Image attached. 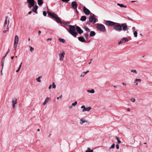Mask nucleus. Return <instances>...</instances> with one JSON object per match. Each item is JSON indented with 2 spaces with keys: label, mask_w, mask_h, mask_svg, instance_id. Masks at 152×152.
Here are the masks:
<instances>
[{
  "label": "nucleus",
  "mask_w": 152,
  "mask_h": 152,
  "mask_svg": "<svg viewBox=\"0 0 152 152\" xmlns=\"http://www.w3.org/2000/svg\"><path fill=\"white\" fill-rule=\"evenodd\" d=\"M68 26L69 29L67 30L72 35L75 37H76L77 33L75 32V28L74 26L69 25Z\"/></svg>",
  "instance_id": "1"
},
{
  "label": "nucleus",
  "mask_w": 152,
  "mask_h": 152,
  "mask_svg": "<svg viewBox=\"0 0 152 152\" xmlns=\"http://www.w3.org/2000/svg\"><path fill=\"white\" fill-rule=\"evenodd\" d=\"M97 28L100 31L104 32L106 30L104 26L101 24H97Z\"/></svg>",
  "instance_id": "2"
},
{
  "label": "nucleus",
  "mask_w": 152,
  "mask_h": 152,
  "mask_svg": "<svg viewBox=\"0 0 152 152\" xmlns=\"http://www.w3.org/2000/svg\"><path fill=\"white\" fill-rule=\"evenodd\" d=\"M65 54V53L64 51L62 50L60 52V53L58 54V56L59 60L60 61H62L63 60Z\"/></svg>",
  "instance_id": "3"
},
{
  "label": "nucleus",
  "mask_w": 152,
  "mask_h": 152,
  "mask_svg": "<svg viewBox=\"0 0 152 152\" xmlns=\"http://www.w3.org/2000/svg\"><path fill=\"white\" fill-rule=\"evenodd\" d=\"M96 19L92 16H91L89 17V22L87 23V24H90V23H92V24L95 23L96 22Z\"/></svg>",
  "instance_id": "4"
},
{
  "label": "nucleus",
  "mask_w": 152,
  "mask_h": 152,
  "mask_svg": "<svg viewBox=\"0 0 152 152\" xmlns=\"http://www.w3.org/2000/svg\"><path fill=\"white\" fill-rule=\"evenodd\" d=\"M81 109H83L82 110V112H83L87 111L89 112L91 109V107H86L84 105H82L81 107Z\"/></svg>",
  "instance_id": "5"
},
{
  "label": "nucleus",
  "mask_w": 152,
  "mask_h": 152,
  "mask_svg": "<svg viewBox=\"0 0 152 152\" xmlns=\"http://www.w3.org/2000/svg\"><path fill=\"white\" fill-rule=\"evenodd\" d=\"M7 23V30H8L9 29L8 27L10 23L9 18H8V16H6L5 17V20L4 22V27L5 26Z\"/></svg>",
  "instance_id": "6"
},
{
  "label": "nucleus",
  "mask_w": 152,
  "mask_h": 152,
  "mask_svg": "<svg viewBox=\"0 0 152 152\" xmlns=\"http://www.w3.org/2000/svg\"><path fill=\"white\" fill-rule=\"evenodd\" d=\"M114 28L117 31H120L122 30V27L121 25L117 24L115 25L114 27Z\"/></svg>",
  "instance_id": "7"
},
{
  "label": "nucleus",
  "mask_w": 152,
  "mask_h": 152,
  "mask_svg": "<svg viewBox=\"0 0 152 152\" xmlns=\"http://www.w3.org/2000/svg\"><path fill=\"white\" fill-rule=\"evenodd\" d=\"M17 99L16 98H13L12 99V106L13 109H14L15 104L17 103Z\"/></svg>",
  "instance_id": "8"
},
{
  "label": "nucleus",
  "mask_w": 152,
  "mask_h": 152,
  "mask_svg": "<svg viewBox=\"0 0 152 152\" xmlns=\"http://www.w3.org/2000/svg\"><path fill=\"white\" fill-rule=\"evenodd\" d=\"M122 28L123 30L124 31H127L128 29V28L126 25L125 23H122L121 24Z\"/></svg>",
  "instance_id": "9"
},
{
  "label": "nucleus",
  "mask_w": 152,
  "mask_h": 152,
  "mask_svg": "<svg viewBox=\"0 0 152 152\" xmlns=\"http://www.w3.org/2000/svg\"><path fill=\"white\" fill-rule=\"evenodd\" d=\"M129 40L127 38L123 37L118 42V44L120 45L122 43H125L126 42H128Z\"/></svg>",
  "instance_id": "10"
},
{
  "label": "nucleus",
  "mask_w": 152,
  "mask_h": 152,
  "mask_svg": "<svg viewBox=\"0 0 152 152\" xmlns=\"http://www.w3.org/2000/svg\"><path fill=\"white\" fill-rule=\"evenodd\" d=\"M83 12L86 15H88L90 14V11L85 7H83Z\"/></svg>",
  "instance_id": "11"
},
{
  "label": "nucleus",
  "mask_w": 152,
  "mask_h": 152,
  "mask_svg": "<svg viewBox=\"0 0 152 152\" xmlns=\"http://www.w3.org/2000/svg\"><path fill=\"white\" fill-rule=\"evenodd\" d=\"M71 5L73 9H77V4L76 1L72 2L71 3Z\"/></svg>",
  "instance_id": "12"
},
{
  "label": "nucleus",
  "mask_w": 152,
  "mask_h": 152,
  "mask_svg": "<svg viewBox=\"0 0 152 152\" xmlns=\"http://www.w3.org/2000/svg\"><path fill=\"white\" fill-rule=\"evenodd\" d=\"M19 42V38L18 35H15V37L14 45L15 46L16 44L17 45Z\"/></svg>",
  "instance_id": "13"
},
{
  "label": "nucleus",
  "mask_w": 152,
  "mask_h": 152,
  "mask_svg": "<svg viewBox=\"0 0 152 152\" xmlns=\"http://www.w3.org/2000/svg\"><path fill=\"white\" fill-rule=\"evenodd\" d=\"M76 29L77 32L79 34H82L83 32V31L78 26H76Z\"/></svg>",
  "instance_id": "14"
},
{
  "label": "nucleus",
  "mask_w": 152,
  "mask_h": 152,
  "mask_svg": "<svg viewBox=\"0 0 152 152\" xmlns=\"http://www.w3.org/2000/svg\"><path fill=\"white\" fill-rule=\"evenodd\" d=\"M115 23L111 21H107L106 22L107 25L109 26H113L115 25Z\"/></svg>",
  "instance_id": "15"
},
{
  "label": "nucleus",
  "mask_w": 152,
  "mask_h": 152,
  "mask_svg": "<svg viewBox=\"0 0 152 152\" xmlns=\"http://www.w3.org/2000/svg\"><path fill=\"white\" fill-rule=\"evenodd\" d=\"M27 1L31 6H34L35 4L34 0H27Z\"/></svg>",
  "instance_id": "16"
},
{
  "label": "nucleus",
  "mask_w": 152,
  "mask_h": 152,
  "mask_svg": "<svg viewBox=\"0 0 152 152\" xmlns=\"http://www.w3.org/2000/svg\"><path fill=\"white\" fill-rule=\"evenodd\" d=\"M55 20L58 23H59L61 24H62V21L60 19V18L59 17H57L56 18V19H55Z\"/></svg>",
  "instance_id": "17"
},
{
  "label": "nucleus",
  "mask_w": 152,
  "mask_h": 152,
  "mask_svg": "<svg viewBox=\"0 0 152 152\" xmlns=\"http://www.w3.org/2000/svg\"><path fill=\"white\" fill-rule=\"evenodd\" d=\"M85 122H87V121H86L85 119H84L83 118H81L80 119V124H82L83 123Z\"/></svg>",
  "instance_id": "18"
},
{
  "label": "nucleus",
  "mask_w": 152,
  "mask_h": 152,
  "mask_svg": "<svg viewBox=\"0 0 152 152\" xmlns=\"http://www.w3.org/2000/svg\"><path fill=\"white\" fill-rule=\"evenodd\" d=\"M38 7L37 5H35L33 8L32 11L34 12H35L37 14V9H38Z\"/></svg>",
  "instance_id": "19"
},
{
  "label": "nucleus",
  "mask_w": 152,
  "mask_h": 152,
  "mask_svg": "<svg viewBox=\"0 0 152 152\" xmlns=\"http://www.w3.org/2000/svg\"><path fill=\"white\" fill-rule=\"evenodd\" d=\"M50 98L49 97H47L44 102L43 103V105H45L47 103H48L50 100Z\"/></svg>",
  "instance_id": "20"
},
{
  "label": "nucleus",
  "mask_w": 152,
  "mask_h": 152,
  "mask_svg": "<svg viewBox=\"0 0 152 152\" xmlns=\"http://www.w3.org/2000/svg\"><path fill=\"white\" fill-rule=\"evenodd\" d=\"M56 85L55 84V83L54 82H53L52 83V85H50L48 87V88L49 89H51L52 87L53 88L55 89L56 88Z\"/></svg>",
  "instance_id": "21"
},
{
  "label": "nucleus",
  "mask_w": 152,
  "mask_h": 152,
  "mask_svg": "<svg viewBox=\"0 0 152 152\" xmlns=\"http://www.w3.org/2000/svg\"><path fill=\"white\" fill-rule=\"evenodd\" d=\"M89 71H87L86 72H83L80 75V77L82 78H83L85 75L87 73L89 72Z\"/></svg>",
  "instance_id": "22"
},
{
  "label": "nucleus",
  "mask_w": 152,
  "mask_h": 152,
  "mask_svg": "<svg viewBox=\"0 0 152 152\" xmlns=\"http://www.w3.org/2000/svg\"><path fill=\"white\" fill-rule=\"evenodd\" d=\"M79 40L82 42H86V40L83 37H79L78 38Z\"/></svg>",
  "instance_id": "23"
},
{
  "label": "nucleus",
  "mask_w": 152,
  "mask_h": 152,
  "mask_svg": "<svg viewBox=\"0 0 152 152\" xmlns=\"http://www.w3.org/2000/svg\"><path fill=\"white\" fill-rule=\"evenodd\" d=\"M77 104V101L75 102H74L72 104L71 106H70L69 107V108L70 109H72L73 107L75 106Z\"/></svg>",
  "instance_id": "24"
},
{
  "label": "nucleus",
  "mask_w": 152,
  "mask_h": 152,
  "mask_svg": "<svg viewBox=\"0 0 152 152\" xmlns=\"http://www.w3.org/2000/svg\"><path fill=\"white\" fill-rule=\"evenodd\" d=\"M141 79H136L134 80V83H135L136 85L137 86L138 84L137 82H141Z\"/></svg>",
  "instance_id": "25"
},
{
  "label": "nucleus",
  "mask_w": 152,
  "mask_h": 152,
  "mask_svg": "<svg viewBox=\"0 0 152 152\" xmlns=\"http://www.w3.org/2000/svg\"><path fill=\"white\" fill-rule=\"evenodd\" d=\"M117 5L121 7H123L125 8H126L127 7V6L126 5H124L122 4L118 3Z\"/></svg>",
  "instance_id": "26"
},
{
  "label": "nucleus",
  "mask_w": 152,
  "mask_h": 152,
  "mask_svg": "<svg viewBox=\"0 0 152 152\" xmlns=\"http://www.w3.org/2000/svg\"><path fill=\"white\" fill-rule=\"evenodd\" d=\"M86 19V17L85 16H83L81 17L80 20L83 21H85Z\"/></svg>",
  "instance_id": "27"
},
{
  "label": "nucleus",
  "mask_w": 152,
  "mask_h": 152,
  "mask_svg": "<svg viewBox=\"0 0 152 152\" xmlns=\"http://www.w3.org/2000/svg\"><path fill=\"white\" fill-rule=\"evenodd\" d=\"M96 33L94 31H91L90 34V37H92L95 35Z\"/></svg>",
  "instance_id": "28"
},
{
  "label": "nucleus",
  "mask_w": 152,
  "mask_h": 152,
  "mask_svg": "<svg viewBox=\"0 0 152 152\" xmlns=\"http://www.w3.org/2000/svg\"><path fill=\"white\" fill-rule=\"evenodd\" d=\"M87 92L89 93L94 94L95 92L94 90V89L91 90H87Z\"/></svg>",
  "instance_id": "29"
},
{
  "label": "nucleus",
  "mask_w": 152,
  "mask_h": 152,
  "mask_svg": "<svg viewBox=\"0 0 152 152\" xmlns=\"http://www.w3.org/2000/svg\"><path fill=\"white\" fill-rule=\"evenodd\" d=\"M43 4L42 0H38V4L39 5H41Z\"/></svg>",
  "instance_id": "30"
},
{
  "label": "nucleus",
  "mask_w": 152,
  "mask_h": 152,
  "mask_svg": "<svg viewBox=\"0 0 152 152\" xmlns=\"http://www.w3.org/2000/svg\"><path fill=\"white\" fill-rule=\"evenodd\" d=\"M137 30H136V31L134 32L133 34L134 35V36L135 37H137Z\"/></svg>",
  "instance_id": "31"
},
{
  "label": "nucleus",
  "mask_w": 152,
  "mask_h": 152,
  "mask_svg": "<svg viewBox=\"0 0 152 152\" xmlns=\"http://www.w3.org/2000/svg\"><path fill=\"white\" fill-rule=\"evenodd\" d=\"M115 147V144L113 143L110 148H109V150L113 149Z\"/></svg>",
  "instance_id": "32"
},
{
  "label": "nucleus",
  "mask_w": 152,
  "mask_h": 152,
  "mask_svg": "<svg viewBox=\"0 0 152 152\" xmlns=\"http://www.w3.org/2000/svg\"><path fill=\"white\" fill-rule=\"evenodd\" d=\"M93 150H91L90 148H88L86 150L85 152H93Z\"/></svg>",
  "instance_id": "33"
},
{
  "label": "nucleus",
  "mask_w": 152,
  "mask_h": 152,
  "mask_svg": "<svg viewBox=\"0 0 152 152\" xmlns=\"http://www.w3.org/2000/svg\"><path fill=\"white\" fill-rule=\"evenodd\" d=\"M116 139L118 141V144H120L121 143V141L120 140L119 138L118 137H116Z\"/></svg>",
  "instance_id": "34"
},
{
  "label": "nucleus",
  "mask_w": 152,
  "mask_h": 152,
  "mask_svg": "<svg viewBox=\"0 0 152 152\" xmlns=\"http://www.w3.org/2000/svg\"><path fill=\"white\" fill-rule=\"evenodd\" d=\"M59 40L61 42L64 43L65 42V40L63 39L59 38Z\"/></svg>",
  "instance_id": "35"
},
{
  "label": "nucleus",
  "mask_w": 152,
  "mask_h": 152,
  "mask_svg": "<svg viewBox=\"0 0 152 152\" xmlns=\"http://www.w3.org/2000/svg\"><path fill=\"white\" fill-rule=\"evenodd\" d=\"M84 28L87 32H90V29L89 28L85 27Z\"/></svg>",
  "instance_id": "36"
},
{
  "label": "nucleus",
  "mask_w": 152,
  "mask_h": 152,
  "mask_svg": "<svg viewBox=\"0 0 152 152\" xmlns=\"http://www.w3.org/2000/svg\"><path fill=\"white\" fill-rule=\"evenodd\" d=\"M41 77H39L37 78L36 80L38 82H41V80H40V78Z\"/></svg>",
  "instance_id": "37"
},
{
  "label": "nucleus",
  "mask_w": 152,
  "mask_h": 152,
  "mask_svg": "<svg viewBox=\"0 0 152 152\" xmlns=\"http://www.w3.org/2000/svg\"><path fill=\"white\" fill-rule=\"evenodd\" d=\"M29 48H30V51L31 52L33 51L34 50V48H33V47H31V46H29Z\"/></svg>",
  "instance_id": "38"
},
{
  "label": "nucleus",
  "mask_w": 152,
  "mask_h": 152,
  "mask_svg": "<svg viewBox=\"0 0 152 152\" xmlns=\"http://www.w3.org/2000/svg\"><path fill=\"white\" fill-rule=\"evenodd\" d=\"M131 72L135 73V74H137V71L136 70H132L131 71Z\"/></svg>",
  "instance_id": "39"
},
{
  "label": "nucleus",
  "mask_w": 152,
  "mask_h": 152,
  "mask_svg": "<svg viewBox=\"0 0 152 152\" xmlns=\"http://www.w3.org/2000/svg\"><path fill=\"white\" fill-rule=\"evenodd\" d=\"M130 101L132 102H134L135 101V99L133 98H132L131 99H130Z\"/></svg>",
  "instance_id": "40"
},
{
  "label": "nucleus",
  "mask_w": 152,
  "mask_h": 152,
  "mask_svg": "<svg viewBox=\"0 0 152 152\" xmlns=\"http://www.w3.org/2000/svg\"><path fill=\"white\" fill-rule=\"evenodd\" d=\"M84 36L86 38V39H87L88 38V35L86 34H84Z\"/></svg>",
  "instance_id": "41"
},
{
  "label": "nucleus",
  "mask_w": 152,
  "mask_h": 152,
  "mask_svg": "<svg viewBox=\"0 0 152 152\" xmlns=\"http://www.w3.org/2000/svg\"><path fill=\"white\" fill-rule=\"evenodd\" d=\"M51 17H52L53 18H55V19H56V17H57V16L56 15V14H52V16H51Z\"/></svg>",
  "instance_id": "42"
},
{
  "label": "nucleus",
  "mask_w": 152,
  "mask_h": 152,
  "mask_svg": "<svg viewBox=\"0 0 152 152\" xmlns=\"http://www.w3.org/2000/svg\"><path fill=\"white\" fill-rule=\"evenodd\" d=\"M137 29H136V28L135 27H133L132 28V30L133 32H134L135 31H136Z\"/></svg>",
  "instance_id": "43"
},
{
  "label": "nucleus",
  "mask_w": 152,
  "mask_h": 152,
  "mask_svg": "<svg viewBox=\"0 0 152 152\" xmlns=\"http://www.w3.org/2000/svg\"><path fill=\"white\" fill-rule=\"evenodd\" d=\"M6 56L5 55L2 58V59L1 61H3L4 62V59L5 58Z\"/></svg>",
  "instance_id": "44"
},
{
  "label": "nucleus",
  "mask_w": 152,
  "mask_h": 152,
  "mask_svg": "<svg viewBox=\"0 0 152 152\" xmlns=\"http://www.w3.org/2000/svg\"><path fill=\"white\" fill-rule=\"evenodd\" d=\"M43 14L44 16H45L46 15L47 13L45 11H44L43 12Z\"/></svg>",
  "instance_id": "45"
},
{
  "label": "nucleus",
  "mask_w": 152,
  "mask_h": 152,
  "mask_svg": "<svg viewBox=\"0 0 152 152\" xmlns=\"http://www.w3.org/2000/svg\"><path fill=\"white\" fill-rule=\"evenodd\" d=\"M62 97V95H61L59 97L57 98V100H58L59 99H61Z\"/></svg>",
  "instance_id": "46"
},
{
  "label": "nucleus",
  "mask_w": 152,
  "mask_h": 152,
  "mask_svg": "<svg viewBox=\"0 0 152 152\" xmlns=\"http://www.w3.org/2000/svg\"><path fill=\"white\" fill-rule=\"evenodd\" d=\"M4 62H3V61H1V66H2V69H3V66H4Z\"/></svg>",
  "instance_id": "47"
},
{
  "label": "nucleus",
  "mask_w": 152,
  "mask_h": 152,
  "mask_svg": "<svg viewBox=\"0 0 152 152\" xmlns=\"http://www.w3.org/2000/svg\"><path fill=\"white\" fill-rule=\"evenodd\" d=\"M70 0H61V1L64 2H68Z\"/></svg>",
  "instance_id": "48"
},
{
  "label": "nucleus",
  "mask_w": 152,
  "mask_h": 152,
  "mask_svg": "<svg viewBox=\"0 0 152 152\" xmlns=\"http://www.w3.org/2000/svg\"><path fill=\"white\" fill-rule=\"evenodd\" d=\"M122 85L124 86H126V84L124 82H122Z\"/></svg>",
  "instance_id": "49"
},
{
  "label": "nucleus",
  "mask_w": 152,
  "mask_h": 152,
  "mask_svg": "<svg viewBox=\"0 0 152 152\" xmlns=\"http://www.w3.org/2000/svg\"><path fill=\"white\" fill-rule=\"evenodd\" d=\"M48 15H50L51 16L53 14L51 12H48Z\"/></svg>",
  "instance_id": "50"
},
{
  "label": "nucleus",
  "mask_w": 152,
  "mask_h": 152,
  "mask_svg": "<svg viewBox=\"0 0 152 152\" xmlns=\"http://www.w3.org/2000/svg\"><path fill=\"white\" fill-rule=\"evenodd\" d=\"M118 144H117V145H116V148L117 149H119V145H118Z\"/></svg>",
  "instance_id": "51"
},
{
  "label": "nucleus",
  "mask_w": 152,
  "mask_h": 152,
  "mask_svg": "<svg viewBox=\"0 0 152 152\" xmlns=\"http://www.w3.org/2000/svg\"><path fill=\"white\" fill-rule=\"evenodd\" d=\"M9 51H10V49H9L8 51L7 52L6 54L5 55V56H7V54L9 53Z\"/></svg>",
  "instance_id": "52"
},
{
  "label": "nucleus",
  "mask_w": 152,
  "mask_h": 152,
  "mask_svg": "<svg viewBox=\"0 0 152 152\" xmlns=\"http://www.w3.org/2000/svg\"><path fill=\"white\" fill-rule=\"evenodd\" d=\"M8 30H8H4V31H3V32L4 33H6V32H7V31Z\"/></svg>",
  "instance_id": "53"
},
{
  "label": "nucleus",
  "mask_w": 152,
  "mask_h": 152,
  "mask_svg": "<svg viewBox=\"0 0 152 152\" xmlns=\"http://www.w3.org/2000/svg\"><path fill=\"white\" fill-rule=\"evenodd\" d=\"M20 68H18V69L16 71V72H18L20 70Z\"/></svg>",
  "instance_id": "54"
},
{
  "label": "nucleus",
  "mask_w": 152,
  "mask_h": 152,
  "mask_svg": "<svg viewBox=\"0 0 152 152\" xmlns=\"http://www.w3.org/2000/svg\"><path fill=\"white\" fill-rule=\"evenodd\" d=\"M22 63H23L22 62H21V63L20 64V65L19 66V68H20H20L21 67V65H22Z\"/></svg>",
  "instance_id": "55"
},
{
  "label": "nucleus",
  "mask_w": 152,
  "mask_h": 152,
  "mask_svg": "<svg viewBox=\"0 0 152 152\" xmlns=\"http://www.w3.org/2000/svg\"><path fill=\"white\" fill-rule=\"evenodd\" d=\"M15 46V50H16V48H17V44H16Z\"/></svg>",
  "instance_id": "56"
},
{
  "label": "nucleus",
  "mask_w": 152,
  "mask_h": 152,
  "mask_svg": "<svg viewBox=\"0 0 152 152\" xmlns=\"http://www.w3.org/2000/svg\"><path fill=\"white\" fill-rule=\"evenodd\" d=\"M52 39H51V38H48V39H47V40H48V41H49V40H52Z\"/></svg>",
  "instance_id": "57"
},
{
  "label": "nucleus",
  "mask_w": 152,
  "mask_h": 152,
  "mask_svg": "<svg viewBox=\"0 0 152 152\" xmlns=\"http://www.w3.org/2000/svg\"><path fill=\"white\" fill-rule=\"evenodd\" d=\"M31 13H32L31 11H30V12H28V14L30 15V14H31Z\"/></svg>",
  "instance_id": "58"
},
{
  "label": "nucleus",
  "mask_w": 152,
  "mask_h": 152,
  "mask_svg": "<svg viewBox=\"0 0 152 152\" xmlns=\"http://www.w3.org/2000/svg\"><path fill=\"white\" fill-rule=\"evenodd\" d=\"M38 33H39V34L41 33V31H38Z\"/></svg>",
  "instance_id": "59"
},
{
  "label": "nucleus",
  "mask_w": 152,
  "mask_h": 152,
  "mask_svg": "<svg viewBox=\"0 0 152 152\" xmlns=\"http://www.w3.org/2000/svg\"><path fill=\"white\" fill-rule=\"evenodd\" d=\"M32 6H31V5H29V6H28V7L29 8H31V7Z\"/></svg>",
  "instance_id": "60"
},
{
  "label": "nucleus",
  "mask_w": 152,
  "mask_h": 152,
  "mask_svg": "<svg viewBox=\"0 0 152 152\" xmlns=\"http://www.w3.org/2000/svg\"><path fill=\"white\" fill-rule=\"evenodd\" d=\"M37 131H38V132H39L40 131V129H37Z\"/></svg>",
  "instance_id": "61"
},
{
  "label": "nucleus",
  "mask_w": 152,
  "mask_h": 152,
  "mask_svg": "<svg viewBox=\"0 0 152 152\" xmlns=\"http://www.w3.org/2000/svg\"><path fill=\"white\" fill-rule=\"evenodd\" d=\"M136 2V1H131V2H132V3H133V2Z\"/></svg>",
  "instance_id": "62"
},
{
  "label": "nucleus",
  "mask_w": 152,
  "mask_h": 152,
  "mask_svg": "<svg viewBox=\"0 0 152 152\" xmlns=\"http://www.w3.org/2000/svg\"><path fill=\"white\" fill-rule=\"evenodd\" d=\"M113 87L115 88H117V87L116 86H113Z\"/></svg>",
  "instance_id": "63"
},
{
  "label": "nucleus",
  "mask_w": 152,
  "mask_h": 152,
  "mask_svg": "<svg viewBox=\"0 0 152 152\" xmlns=\"http://www.w3.org/2000/svg\"><path fill=\"white\" fill-rule=\"evenodd\" d=\"M14 58V56H12L11 57V58L12 59H13V58Z\"/></svg>",
  "instance_id": "64"
}]
</instances>
